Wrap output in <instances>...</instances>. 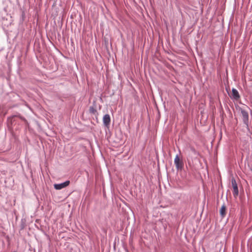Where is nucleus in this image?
Here are the masks:
<instances>
[{
	"label": "nucleus",
	"instance_id": "f257e3e1",
	"mask_svg": "<svg viewBox=\"0 0 252 252\" xmlns=\"http://www.w3.org/2000/svg\"><path fill=\"white\" fill-rule=\"evenodd\" d=\"M174 164L178 170H182L183 168L184 163L182 160L180 159L179 157L177 155L174 159Z\"/></svg>",
	"mask_w": 252,
	"mask_h": 252
},
{
	"label": "nucleus",
	"instance_id": "0eeeda50",
	"mask_svg": "<svg viewBox=\"0 0 252 252\" xmlns=\"http://www.w3.org/2000/svg\"><path fill=\"white\" fill-rule=\"evenodd\" d=\"M225 211H226V207H225V205L223 204L221 206V207L220 210V215L222 218H223L225 215Z\"/></svg>",
	"mask_w": 252,
	"mask_h": 252
},
{
	"label": "nucleus",
	"instance_id": "7ed1b4c3",
	"mask_svg": "<svg viewBox=\"0 0 252 252\" xmlns=\"http://www.w3.org/2000/svg\"><path fill=\"white\" fill-rule=\"evenodd\" d=\"M69 181H66L63 183L54 184V187L57 190H60L68 186L69 185Z\"/></svg>",
	"mask_w": 252,
	"mask_h": 252
},
{
	"label": "nucleus",
	"instance_id": "423d86ee",
	"mask_svg": "<svg viewBox=\"0 0 252 252\" xmlns=\"http://www.w3.org/2000/svg\"><path fill=\"white\" fill-rule=\"evenodd\" d=\"M232 97H233V98H234L236 100H237L240 98V95L239 94V93L236 89L233 88L232 89Z\"/></svg>",
	"mask_w": 252,
	"mask_h": 252
},
{
	"label": "nucleus",
	"instance_id": "39448f33",
	"mask_svg": "<svg viewBox=\"0 0 252 252\" xmlns=\"http://www.w3.org/2000/svg\"><path fill=\"white\" fill-rule=\"evenodd\" d=\"M103 123L105 126H108L110 123V117L109 114H105L103 118Z\"/></svg>",
	"mask_w": 252,
	"mask_h": 252
},
{
	"label": "nucleus",
	"instance_id": "20e7f679",
	"mask_svg": "<svg viewBox=\"0 0 252 252\" xmlns=\"http://www.w3.org/2000/svg\"><path fill=\"white\" fill-rule=\"evenodd\" d=\"M231 184L233 189V195L234 197H237L239 194V190L236 180L233 178L231 179Z\"/></svg>",
	"mask_w": 252,
	"mask_h": 252
},
{
	"label": "nucleus",
	"instance_id": "6e6552de",
	"mask_svg": "<svg viewBox=\"0 0 252 252\" xmlns=\"http://www.w3.org/2000/svg\"><path fill=\"white\" fill-rule=\"evenodd\" d=\"M90 111L91 113H94L95 111V110L93 107H91L90 108Z\"/></svg>",
	"mask_w": 252,
	"mask_h": 252
},
{
	"label": "nucleus",
	"instance_id": "f03ea898",
	"mask_svg": "<svg viewBox=\"0 0 252 252\" xmlns=\"http://www.w3.org/2000/svg\"><path fill=\"white\" fill-rule=\"evenodd\" d=\"M241 113L243 117V122L246 126L247 127L249 128V114L248 112L242 109H241Z\"/></svg>",
	"mask_w": 252,
	"mask_h": 252
}]
</instances>
